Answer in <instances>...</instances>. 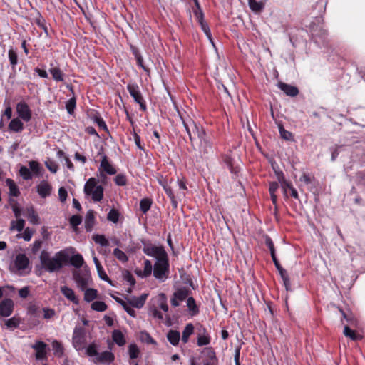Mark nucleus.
I'll list each match as a JSON object with an SVG mask.
<instances>
[{
    "instance_id": "cd10ccee",
    "label": "nucleus",
    "mask_w": 365,
    "mask_h": 365,
    "mask_svg": "<svg viewBox=\"0 0 365 365\" xmlns=\"http://www.w3.org/2000/svg\"><path fill=\"white\" fill-rule=\"evenodd\" d=\"M114 299L118 303L120 304L123 307V309H125V311L131 317H135V311L132 308L130 307L129 305H128V302L127 303L126 302H125L124 300H123L122 299L119 298V297H113Z\"/></svg>"
},
{
    "instance_id": "774afa93",
    "label": "nucleus",
    "mask_w": 365,
    "mask_h": 365,
    "mask_svg": "<svg viewBox=\"0 0 365 365\" xmlns=\"http://www.w3.org/2000/svg\"><path fill=\"white\" fill-rule=\"evenodd\" d=\"M33 234H34V230L27 227L25 229L23 235H22V237L25 241H29L31 239Z\"/></svg>"
},
{
    "instance_id": "b1692460",
    "label": "nucleus",
    "mask_w": 365,
    "mask_h": 365,
    "mask_svg": "<svg viewBox=\"0 0 365 365\" xmlns=\"http://www.w3.org/2000/svg\"><path fill=\"white\" fill-rule=\"evenodd\" d=\"M180 336V332L176 330H170L167 334L168 340L173 346L178 344Z\"/></svg>"
},
{
    "instance_id": "473e14b6",
    "label": "nucleus",
    "mask_w": 365,
    "mask_h": 365,
    "mask_svg": "<svg viewBox=\"0 0 365 365\" xmlns=\"http://www.w3.org/2000/svg\"><path fill=\"white\" fill-rule=\"evenodd\" d=\"M163 189H164L165 192H166V194L168 195V196L170 197L173 207L176 208L178 206V202L175 198L174 194H173L172 189H171L170 186L169 185V184L164 183Z\"/></svg>"
},
{
    "instance_id": "c9c22d12",
    "label": "nucleus",
    "mask_w": 365,
    "mask_h": 365,
    "mask_svg": "<svg viewBox=\"0 0 365 365\" xmlns=\"http://www.w3.org/2000/svg\"><path fill=\"white\" fill-rule=\"evenodd\" d=\"M51 74L53 76V78L56 81H63V74L62 71L58 68H53L49 70Z\"/></svg>"
},
{
    "instance_id": "a19ab883",
    "label": "nucleus",
    "mask_w": 365,
    "mask_h": 365,
    "mask_svg": "<svg viewBox=\"0 0 365 365\" xmlns=\"http://www.w3.org/2000/svg\"><path fill=\"white\" fill-rule=\"evenodd\" d=\"M129 356L131 359H135L138 357L140 350L136 344H130L128 347Z\"/></svg>"
},
{
    "instance_id": "5701e85b",
    "label": "nucleus",
    "mask_w": 365,
    "mask_h": 365,
    "mask_svg": "<svg viewBox=\"0 0 365 365\" xmlns=\"http://www.w3.org/2000/svg\"><path fill=\"white\" fill-rule=\"evenodd\" d=\"M6 184L9 188V195L14 197H18L20 194L18 186L16 185L15 182L11 179L7 178L6 180Z\"/></svg>"
},
{
    "instance_id": "9d476101",
    "label": "nucleus",
    "mask_w": 365,
    "mask_h": 365,
    "mask_svg": "<svg viewBox=\"0 0 365 365\" xmlns=\"http://www.w3.org/2000/svg\"><path fill=\"white\" fill-rule=\"evenodd\" d=\"M46 344L41 341H37L31 345V348L36 350V359L37 360L44 359L46 356Z\"/></svg>"
},
{
    "instance_id": "dca6fc26",
    "label": "nucleus",
    "mask_w": 365,
    "mask_h": 365,
    "mask_svg": "<svg viewBox=\"0 0 365 365\" xmlns=\"http://www.w3.org/2000/svg\"><path fill=\"white\" fill-rule=\"evenodd\" d=\"M100 168L108 175H115L116 169L109 163L107 156L103 155L101 161Z\"/></svg>"
},
{
    "instance_id": "de8ad7c7",
    "label": "nucleus",
    "mask_w": 365,
    "mask_h": 365,
    "mask_svg": "<svg viewBox=\"0 0 365 365\" xmlns=\"http://www.w3.org/2000/svg\"><path fill=\"white\" fill-rule=\"evenodd\" d=\"M210 342V338L208 334L201 335L197 337V344L199 346L207 345Z\"/></svg>"
},
{
    "instance_id": "052dcab7",
    "label": "nucleus",
    "mask_w": 365,
    "mask_h": 365,
    "mask_svg": "<svg viewBox=\"0 0 365 365\" xmlns=\"http://www.w3.org/2000/svg\"><path fill=\"white\" fill-rule=\"evenodd\" d=\"M123 279L128 282L130 286H134L135 284V279L129 271L123 272Z\"/></svg>"
},
{
    "instance_id": "3c124183",
    "label": "nucleus",
    "mask_w": 365,
    "mask_h": 365,
    "mask_svg": "<svg viewBox=\"0 0 365 365\" xmlns=\"http://www.w3.org/2000/svg\"><path fill=\"white\" fill-rule=\"evenodd\" d=\"M153 266L150 260L146 259L144 262V269H143V275L145 277H148L152 273Z\"/></svg>"
},
{
    "instance_id": "7c9ffc66",
    "label": "nucleus",
    "mask_w": 365,
    "mask_h": 365,
    "mask_svg": "<svg viewBox=\"0 0 365 365\" xmlns=\"http://www.w3.org/2000/svg\"><path fill=\"white\" fill-rule=\"evenodd\" d=\"M194 327L192 324H187L182 331V341L184 343L188 341L190 336L193 333Z\"/></svg>"
},
{
    "instance_id": "2f4dec72",
    "label": "nucleus",
    "mask_w": 365,
    "mask_h": 365,
    "mask_svg": "<svg viewBox=\"0 0 365 365\" xmlns=\"http://www.w3.org/2000/svg\"><path fill=\"white\" fill-rule=\"evenodd\" d=\"M70 262L73 267L79 268L83 265L84 260L81 255L76 254L71 257Z\"/></svg>"
},
{
    "instance_id": "72a5a7b5",
    "label": "nucleus",
    "mask_w": 365,
    "mask_h": 365,
    "mask_svg": "<svg viewBox=\"0 0 365 365\" xmlns=\"http://www.w3.org/2000/svg\"><path fill=\"white\" fill-rule=\"evenodd\" d=\"M344 334L350 338L351 340L356 341L361 338L360 335L356 333L355 331L351 329L349 326H345L344 329Z\"/></svg>"
},
{
    "instance_id": "c85d7f7f",
    "label": "nucleus",
    "mask_w": 365,
    "mask_h": 365,
    "mask_svg": "<svg viewBox=\"0 0 365 365\" xmlns=\"http://www.w3.org/2000/svg\"><path fill=\"white\" fill-rule=\"evenodd\" d=\"M25 225V221L23 219H18L17 220H12L10 225V231L17 230L21 232L23 230Z\"/></svg>"
},
{
    "instance_id": "37998d69",
    "label": "nucleus",
    "mask_w": 365,
    "mask_h": 365,
    "mask_svg": "<svg viewBox=\"0 0 365 365\" xmlns=\"http://www.w3.org/2000/svg\"><path fill=\"white\" fill-rule=\"evenodd\" d=\"M114 256L122 262H126L128 260V258L125 253L120 250L119 248H115L113 250Z\"/></svg>"
},
{
    "instance_id": "7ed1b4c3",
    "label": "nucleus",
    "mask_w": 365,
    "mask_h": 365,
    "mask_svg": "<svg viewBox=\"0 0 365 365\" xmlns=\"http://www.w3.org/2000/svg\"><path fill=\"white\" fill-rule=\"evenodd\" d=\"M84 192L86 195H91L95 202H99L103 197V188L101 185H98V180L95 178H91L86 181Z\"/></svg>"
},
{
    "instance_id": "393cba45",
    "label": "nucleus",
    "mask_w": 365,
    "mask_h": 365,
    "mask_svg": "<svg viewBox=\"0 0 365 365\" xmlns=\"http://www.w3.org/2000/svg\"><path fill=\"white\" fill-rule=\"evenodd\" d=\"M26 212L31 223L37 225L39 223V217L35 212L33 207H29L26 209Z\"/></svg>"
},
{
    "instance_id": "09e8293b",
    "label": "nucleus",
    "mask_w": 365,
    "mask_h": 365,
    "mask_svg": "<svg viewBox=\"0 0 365 365\" xmlns=\"http://www.w3.org/2000/svg\"><path fill=\"white\" fill-rule=\"evenodd\" d=\"M279 130L280 135L283 139L287 140H293V135H292V133L286 130L283 128V126L280 125L279 128Z\"/></svg>"
},
{
    "instance_id": "0eeeda50",
    "label": "nucleus",
    "mask_w": 365,
    "mask_h": 365,
    "mask_svg": "<svg viewBox=\"0 0 365 365\" xmlns=\"http://www.w3.org/2000/svg\"><path fill=\"white\" fill-rule=\"evenodd\" d=\"M127 88L135 101L140 105V109L145 111L146 110V105L139 91L138 86L134 84H129Z\"/></svg>"
},
{
    "instance_id": "6e6552de",
    "label": "nucleus",
    "mask_w": 365,
    "mask_h": 365,
    "mask_svg": "<svg viewBox=\"0 0 365 365\" xmlns=\"http://www.w3.org/2000/svg\"><path fill=\"white\" fill-rule=\"evenodd\" d=\"M195 8L193 9L194 15H195V18L197 19V20L198 21V22L202 26L207 38L210 39V43L212 44V46H215L214 43L211 38V34H210L209 29H207L205 27V26L203 24L204 14L201 9V7H200L198 0H197V3H195Z\"/></svg>"
},
{
    "instance_id": "69168bd1",
    "label": "nucleus",
    "mask_w": 365,
    "mask_h": 365,
    "mask_svg": "<svg viewBox=\"0 0 365 365\" xmlns=\"http://www.w3.org/2000/svg\"><path fill=\"white\" fill-rule=\"evenodd\" d=\"M36 23L38 26V27L42 29L46 34H48V26L46 24L45 20L43 18H37L36 19Z\"/></svg>"
},
{
    "instance_id": "6ab92c4d",
    "label": "nucleus",
    "mask_w": 365,
    "mask_h": 365,
    "mask_svg": "<svg viewBox=\"0 0 365 365\" xmlns=\"http://www.w3.org/2000/svg\"><path fill=\"white\" fill-rule=\"evenodd\" d=\"M114 359V354L112 352L106 351L101 354H98V356L95 359L94 361L100 363L112 362Z\"/></svg>"
},
{
    "instance_id": "20e7f679",
    "label": "nucleus",
    "mask_w": 365,
    "mask_h": 365,
    "mask_svg": "<svg viewBox=\"0 0 365 365\" xmlns=\"http://www.w3.org/2000/svg\"><path fill=\"white\" fill-rule=\"evenodd\" d=\"M168 273L169 264L168 256L164 258L158 259L153 266L154 277L160 281H164L168 278Z\"/></svg>"
},
{
    "instance_id": "e2e57ef3",
    "label": "nucleus",
    "mask_w": 365,
    "mask_h": 365,
    "mask_svg": "<svg viewBox=\"0 0 365 365\" xmlns=\"http://www.w3.org/2000/svg\"><path fill=\"white\" fill-rule=\"evenodd\" d=\"M82 222V218L79 215H74L70 218V224L73 227H77Z\"/></svg>"
},
{
    "instance_id": "9b49d317",
    "label": "nucleus",
    "mask_w": 365,
    "mask_h": 365,
    "mask_svg": "<svg viewBox=\"0 0 365 365\" xmlns=\"http://www.w3.org/2000/svg\"><path fill=\"white\" fill-rule=\"evenodd\" d=\"M14 308L13 301L10 299H5L0 303V315L9 317L11 314Z\"/></svg>"
},
{
    "instance_id": "a211bd4d",
    "label": "nucleus",
    "mask_w": 365,
    "mask_h": 365,
    "mask_svg": "<svg viewBox=\"0 0 365 365\" xmlns=\"http://www.w3.org/2000/svg\"><path fill=\"white\" fill-rule=\"evenodd\" d=\"M266 1L267 0H261L257 1L256 0H248V5L253 12L259 14L263 11Z\"/></svg>"
},
{
    "instance_id": "338daca9",
    "label": "nucleus",
    "mask_w": 365,
    "mask_h": 365,
    "mask_svg": "<svg viewBox=\"0 0 365 365\" xmlns=\"http://www.w3.org/2000/svg\"><path fill=\"white\" fill-rule=\"evenodd\" d=\"M53 349L56 353H59L60 354H63V346L60 342L58 341H54L52 344Z\"/></svg>"
},
{
    "instance_id": "49530a36",
    "label": "nucleus",
    "mask_w": 365,
    "mask_h": 365,
    "mask_svg": "<svg viewBox=\"0 0 365 365\" xmlns=\"http://www.w3.org/2000/svg\"><path fill=\"white\" fill-rule=\"evenodd\" d=\"M28 313L32 317H38L41 313V309L36 305L32 304L28 307Z\"/></svg>"
},
{
    "instance_id": "603ef678",
    "label": "nucleus",
    "mask_w": 365,
    "mask_h": 365,
    "mask_svg": "<svg viewBox=\"0 0 365 365\" xmlns=\"http://www.w3.org/2000/svg\"><path fill=\"white\" fill-rule=\"evenodd\" d=\"M76 107V98H71L69 99L66 104V108L69 114H72L73 113L74 108Z\"/></svg>"
},
{
    "instance_id": "e433bc0d",
    "label": "nucleus",
    "mask_w": 365,
    "mask_h": 365,
    "mask_svg": "<svg viewBox=\"0 0 365 365\" xmlns=\"http://www.w3.org/2000/svg\"><path fill=\"white\" fill-rule=\"evenodd\" d=\"M187 306L190 312H192V314H196L199 312V309L195 304V300L192 297H190L187 299Z\"/></svg>"
},
{
    "instance_id": "423d86ee",
    "label": "nucleus",
    "mask_w": 365,
    "mask_h": 365,
    "mask_svg": "<svg viewBox=\"0 0 365 365\" xmlns=\"http://www.w3.org/2000/svg\"><path fill=\"white\" fill-rule=\"evenodd\" d=\"M143 251L147 255L155 257L156 260L159 258L167 257V253L163 247H158L151 244L145 245L143 248Z\"/></svg>"
},
{
    "instance_id": "0e129e2a",
    "label": "nucleus",
    "mask_w": 365,
    "mask_h": 365,
    "mask_svg": "<svg viewBox=\"0 0 365 365\" xmlns=\"http://www.w3.org/2000/svg\"><path fill=\"white\" fill-rule=\"evenodd\" d=\"M19 324V322L15 317H12L6 320V325L8 328H16Z\"/></svg>"
},
{
    "instance_id": "864d4df0",
    "label": "nucleus",
    "mask_w": 365,
    "mask_h": 365,
    "mask_svg": "<svg viewBox=\"0 0 365 365\" xmlns=\"http://www.w3.org/2000/svg\"><path fill=\"white\" fill-rule=\"evenodd\" d=\"M19 173L24 180H29L32 178L29 169L25 166H22L20 168Z\"/></svg>"
},
{
    "instance_id": "a18cd8bd",
    "label": "nucleus",
    "mask_w": 365,
    "mask_h": 365,
    "mask_svg": "<svg viewBox=\"0 0 365 365\" xmlns=\"http://www.w3.org/2000/svg\"><path fill=\"white\" fill-rule=\"evenodd\" d=\"M132 51L137 60L138 64L140 67H142L143 68V70L147 71L148 69L143 65V57H142L141 54L139 53L138 48L136 47H132Z\"/></svg>"
},
{
    "instance_id": "8fccbe9b",
    "label": "nucleus",
    "mask_w": 365,
    "mask_h": 365,
    "mask_svg": "<svg viewBox=\"0 0 365 365\" xmlns=\"http://www.w3.org/2000/svg\"><path fill=\"white\" fill-rule=\"evenodd\" d=\"M9 58L10 61V63L14 68L18 62V56L16 51H14L13 49H11L9 51Z\"/></svg>"
},
{
    "instance_id": "2eb2a0df",
    "label": "nucleus",
    "mask_w": 365,
    "mask_h": 365,
    "mask_svg": "<svg viewBox=\"0 0 365 365\" xmlns=\"http://www.w3.org/2000/svg\"><path fill=\"white\" fill-rule=\"evenodd\" d=\"M278 87L289 96L294 97L299 93V90L296 86L285 83L279 82Z\"/></svg>"
},
{
    "instance_id": "680f3d73",
    "label": "nucleus",
    "mask_w": 365,
    "mask_h": 365,
    "mask_svg": "<svg viewBox=\"0 0 365 365\" xmlns=\"http://www.w3.org/2000/svg\"><path fill=\"white\" fill-rule=\"evenodd\" d=\"M41 312H43V318L49 319L55 315V311L49 308H43Z\"/></svg>"
},
{
    "instance_id": "4d7b16f0",
    "label": "nucleus",
    "mask_w": 365,
    "mask_h": 365,
    "mask_svg": "<svg viewBox=\"0 0 365 365\" xmlns=\"http://www.w3.org/2000/svg\"><path fill=\"white\" fill-rule=\"evenodd\" d=\"M278 179H279V181L282 182V186L284 188V192H286L287 188H289L290 190L291 187H293L290 182H289L284 180L282 173L278 174Z\"/></svg>"
},
{
    "instance_id": "f3484780",
    "label": "nucleus",
    "mask_w": 365,
    "mask_h": 365,
    "mask_svg": "<svg viewBox=\"0 0 365 365\" xmlns=\"http://www.w3.org/2000/svg\"><path fill=\"white\" fill-rule=\"evenodd\" d=\"M61 292L69 301L72 302L75 304H78V299L72 289L66 286H63L61 287Z\"/></svg>"
},
{
    "instance_id": "bb28decb",
    "label": "nucleus",
    "mask_w": 365,
    "mask_h": 365,
    "mask_svg": "<svg viewBox=\"0 0 365 365\" xmlns=\"http://www.w3.org/2000/svg\"><path fill=\"white\" fill-rule=\"evenodd\" d=\"M113 340L120 346L125 344V339L123 333L120 330H114L112 334Z\"/></svg>"
},
{
    "instance_id": "4be33fe9",
    "label": "nucleus",
    "mask_w": 365,
    "mask_h": 365,
    "mask_svg": "<svg viewBox=\"0 0 365 365\" xmlns=\"http://www.w3.org/2000/svg\"><path fill=\"white\" fill-rule=\"evenodd\" d=\"M93 262L95 263L99 277L101 279L106 281V282H109L110 284H111V280L108 278L106 273L104 272L103 267L101 266L99 260L98 259V258L96 256L93 257Z\"/></svg>"
},
{
    "instance_id": "13d9d810",
    "label": "nucleus",
    "mask_w": 365,
    "mask_h": 365,
    "mask_svg": "<svg viewBox=\"0 0 365 365\" xmlns=\"http://www.w3.org/2000/svg\"><path fill=\"white\" fill-rule=\"evenodd\" d=\"M46 168L53 173H56L58 170V165L56 162L47 160L45 163Z\"/></svg>"
},
{
    "instance_id": "ea45409f",
    "label": "nucleus",
    "mask_w": 365,
    "mask_h": 365,
    "mask_svg": "<svg viewBox=\"0 0 365 365\" xmlns=\"http://www.w3.org/2000/svg\"><path fill=\"white\" fill-rule=\"evenodd\" d=\"M92 238L96 243L101 246L106 247L108 245V240L103 235H94Z\"/></svg>"
},
{
    "instance_id": "1a4fd4ad",
    "label": "nucleus",
    "mask_w": 365,
    "mask_h": 365,
    "mask_svg": "<svg viewBox=\"0 0 365 365\" xmlns=\"http://www.w3.org/2000/svg\"><path fill=\"white\" fill-rule=\"evenodd\" d=\"M16 111L19 117L26 122L31 118V112L28 104L24 101H21L16 105Z\"/></svg>"
},
{
    "instance_id": "5fc2aeb1",
    "label": "nucleus",
    "mask_w": 365,
    "mask_h": 365,
    "mask_svg": "<svg viewBox=\"0 0 365 365\" xmlns=\"http://www.w3.org/2000/svg\"><path fill=\"white\" fill-rule=\"evenodd\" d=\"M116 185L120 186L125 185L127 183L126 177L123 174H118L114 179Z\"/></svg>"
},
{
    "instance_id": "bf43d9fd",
    "label": "nucleus",
    "mask_w": 365,
    "mask_h": 365,
    "mask_svg": "<svg viewBox=\"0 0 365 365\" xmlns=\"http://www.w3.org/2000/svg\"><path fill=\"white\" fill-rule=\"evenodd\" d=\"M141 339L145 341L147 344H156L155 341L151 337V336L145 331L141 332Z\"/></svg>"
},
{
    "instance_id": "4468645a",
    "label": "nucleus",
    "mask_w": 365,
    "mask_h": 365,
    "mask_svg": "<svg viewBox=\"0 0 365 365\" xmlns=\"http://www.w3.org/2000/svg\"><path fill=\"white\" fill-rule=\"evenodd\" d=\"M148 297L147 294H143L139 297H126L128 304L136 308H141L144 305L145 300Z\"/></svg>"
},
{
    "instance_id": "f257e3e1",
    "label": "nucleus",
    "mask_w": 365,
    "mask_h": 365,
    "mask_svg": "<svg viewBox=\"0 0 365 365\" xmlns=\"http://www.w3.org/2000/svg\"><path fill=\"white\" fill-rule=\"evenodd\" d=\"M181 118L189 135L192 149L200 155L207 153L211 148V143L204 128L190 118L186 120Z\"/></svg>"
},
{
    "instance_id": "f704fd0d",
    "label": "nucleus",
    "mask_w": 365,
    "mask_h": 365,
    "mask_svg": "<svg viewBox=\"0 0 365 365\" xmlns=\"http://www.w3.org/2000/svg\"><path fill=\"white\" fill-rule=\"evenodd\" d=\"M97 298V290L88 288L86 289L84 293V300L90 302Z\"/></svg>"
},
{
    "instance_id": "58836bf2",
    "label": "nucleus",
    "mask_w": 365,
    "mask_h": 365,
    "mask_svg": "<svg viewBox=\"0 0 365 365\" xmlns=\"http://www.w3.org/2000/svg\"><path fill=\"white\" fill-rule=\"evenodd\" d=\"M107 305L105 302L101 301H96L91 304L92 309L97 312H103L107 309Z\"/></svg>"
},
{
    "instance_id": "c756f323",
    "label": "nucleus",
    "mask_w": 365,
    "mask_h": 365,
    "mask_svg": "<svg viewBox=\"0 0 365 365\" xmlns=\"http://www.w3.org/2000/svg\"><path fill=\"white\" fill-rule=\"evenodd\" d=\"M203 357L205 358L206 360L215 361L216 360L215 352L214 349L211 347H206L202 349L201 351Z\"/></svg>"
},
{
    "instance_id": "6e6d98bb",
    "label": "nucleus",
    "mask_w": 365,
    "mask_h": 365,
    "mask_svg": "<svg viewBox=\"0 0 365 365\" xmlns=\"http://www.w3.org/2000/svg\"><path fill=\"white\" fill-rule=\"evenodd\" d=\"M86 354L89 356H96V358L98 356V352L97 351L96 346L94 344H91L88 346Z\"/></svg>"
},
{
    "instance_id": "a878e982",
    "label": "nucleus",
    "mask_w": 365,
    "mask_h": 365,
    "mask_svg": "<svg viewBox=\"0 0 365 365\" xmlns=\"http://www.w3.org/2000/svg\"><path fill=\"white\" fill-rule=\"evenodd\" d=\"M9 129L14 132H20L24 129V124L19 118H14L9 123Z\"/></svg>"
},
{
    "instance_id": "4c0bfd02",
    "label": "nucleus",
    "mask_w": 365,
    "mask_h": 365,
    "mask_svg": "<svg viewBox=\"0 0 365 365\" xmlns=\"http://www.w3.org/2000/svg\"><path fill=\"white\" fill-rule=\"evenodd\" d=\"M152 204L151 200L143 198L140 202V209L143 213H146L150 208Z\"/></svg>"
},
{
    "instance_id": "ddd939ff",
    "label": "nucleus",
    "mask_w": 365,
    "mask_h": 365,
    "mask_svg": "<svg viewBox=\"0 0 365 365\" xmlns=\"http://www.w3.org/2000/svg\"><path fill=\"white\" fill-rule=\"evenodd\" d=\"M14 264L18 270H24L29 266V260L26 255L19 254L16 256Z\"/></svg>"
},
{
    "instance_id": "412c9836",
    "label": "nucleus",
    "mask_w": 365,
    "mask_h": 365,
    "mask_svg": "<svg viewBox=\"0 0 365 365\" xmlns=\"http://www.w3.org/2000/svg\"><path fill=\"white\" fill-rule=\"evenodd\" d=\"M95 222L94 211L89 210L85 217V228L86 231H91Z\"/></svg>"
},
{
    "instance_id": "79ce46f5",
    "label": "nucleus",
    "mask_w": 365,
    "mask_h": 365,
    "mask_svg": "<svg viewBox=\"0 0 365 365\" xmlns=\"http://www.w3.org/2000/svg\"><path fill=\"white\" fill-rule=\"evenodd\" d=\"M120 213L119 212L115 209H112L110 210L107 215V219L109 221L113 222V223H117L119 220Z\"/></svg>"
},
{
    "instance_id": "c03bdc74",
    "label": "nucleus",
    "mask_w": 365,
    "mask_h": 365,
    "mask_svg": "<svg viewBox=\"0 0 365 365\" xmlns=\"http://www.w3.org/2000/svg\"><path fill=\"white\" fill-rule=\"evenodd\" d=\"M179 301L185 300L189 295V291L187 289H180L176 291L174 294Z\"/></svg>"
},
{
    "instance_id": "39448f33",
    "label": "nucleus",
    "mask_w": 365,
    "mask_h": 365,
    "mask_svg": "<svg viewBox=\"0 0 365 365\" xmlns=\"http://www.w3.org/2000/svg\"><path fill=\"white\" fill-rule=\"evenodd\" d=\"M73 344L76 349L81 350L86 344V331L84 328L76 327L73 335Z\"/></svg>"
},
{
    "instance_id": "f8f14e48",
    "label": "nucleus",
    "mask_w": 365,
    "mask_h": 365,
    "mask_svg": "<svg viewBox=\"0 0 365 365\" xmlns=\"http://www.w3.org/2000/svg\"><path fill=\"white\" fill-rule=\"evenodd\" d=\"M37 188V192L38 195L43 197L45 198L48 196H49L51 193L52 187L51 185L46 182V181H42L36 187Z\"/></svg>"
},
{
    "instance_id": "aec40b11",
    "label": "nucleus",
    "mask_w": 365,
    "mask_h": 365,
    "mask_svg": "<svg viewBox=\"0 0 365 365\" xmlns=\"http://www.w3.org/2000/svg\"><path fill=\"white\" fill-rule=\"evenodd\" d=\"M73 279L81 289H85L88 286V279L83 277L79 272H73Z\"/></svg>"
},
{
    "instance_id": "f03ea898",
    "label": "nucleus",
    "mask_w": 365,
    "mask_h": 365,
    "mask_svg": "<svg viewBox=\"0 0 365 365\" xmlns=\"http://www.w3.org/2000/svg\"><path fill=\"white\" fill-rule=\"evenodd\" d=\"M42 267L48 272H54L59 271L64 262L68 261V254L61 250L57 252L53 257H50V254L43 250L39 257Z\"/></svg>"
}]
</instances>
